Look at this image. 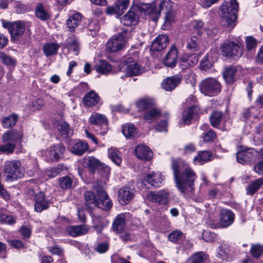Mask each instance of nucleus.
Listing matches in <instances>:
<instances>
[{
	"label": "nucleus",
	"mask_w": 263,
	"mask_h": 263,
	"mask_svg": "<svg viewBox=\"0 0 263 263\" xmlns=\"http://www.w3.org/2000/svg\"><path fill=\"white\" fill-rule=\"evenodd\" d=\"M172 168L175 182L180 191L182 193L193 191L197 177L186 162L181 159H172Z\"/></svg>",
	"instance_id": "nucleus-1"
},
{
	"label": "nucleus",
	"mask_w": 263,
	"mask_h": 263,
	"mask_svg": "<svg viewBox=\"0 0 263 263\" xmlns=\"http://www.w3.org/2000/svg\"><path fill=\"white\" fill-rule=\"evenodd\" d=\"M238 4L236 0H227L220 7V16L223 26L232 29L237 19Z\"/></svg>",
	"instance_id": "nucleus-2"
},
{
	"label": "nucleus",
	"mask_w": 263,
	"mask_h": 263,
	"mask_svg": "<svg viewBox=\"0 0 263 263\" xmlns=\"http://www.w3.org/2000/svg\"><path fill=\"white\" fill-rule=\"evenodd\" d=\"M3 172L6 180L14 181L23 177L24 168L21 162L16 159L7 160L4 162Z\"/></svg>",
	"instance_id": "nucleus-3"
},
{
	"label": "nucleus",
	"mask_w": 263,
	"mask_h": 263,
	"mask_svg": "<svg viewBox=\"0 0 263 263\" xmlns=\"http://www.w3.org/2000/svg\"><path fill=\"white\" fill-rule=\"evenodd\" d=\"M132 29L128 28L121 29V31L115 34L106 44V49L110 52H116L121 49L125 44L126 38L132 36Z\"/></svg>",
	"instance_id": "nucleus-4"
},
{
	"label": "nucleus",
	"mask_w": 263,
	"mask_h": 263,
	"mask_svg": "<svg viewBox=\"0 0 263 263\" xmlns=\"http://www.w3.org/2000/svg\"><path fill=\"white\" fill-rule=\"evenodd\" d=\"M200 89L202 93L207 96H215L220 92L221 84L216 79L209 78L203 80L200 84Z\"/></svg>",
	"instance_id": "nucleus-5"
},
{
	"label": "nucleus",
	"mask_w": 263,
	"mask_h": 263,
	"mask_svg": "<svg viewBox=\"0 0 263 263\" xmlns=\"http://www.w3.org/2000/svg\"><path fill=\"white\" fill-rule=\"evenodd\" d=\"M90 124L93 125L96 132L104 135L108 131V122L105 116L99 113H93L89 119Z\"/></svg>",
	"instance_id": "nucleus-6"
},
{
	"label": "nucleus",
	"mask_w": 263,
	"mask_h": 263,
	"mask_svg": "<svg viewBox=\"0 0 263 263\" xmlns=\"http://www.w3.org/2000/svg\"><path fill=\"white\" fill-rule=\"evenodd\" d=\"M222 56L229 58L240 57L242 51L239 45L233 41L226 40L221 45Z\"/></svg>",
	"instance_id": "nucleus-7"
},
{
	"label": "nucleus",
	"mask_w": 263,
	"mask_h": 263,
	"mask_svg": "<svg viewBox=\"0 0 263 263\" xmlns=\"http://www.w3.org/2000/svg\"><path fill=\"white\" fill-rule=\"evenodd\" d=\"M3 26L4 28L8 29L13 40H18L21 38L25 30V23L22 21L13 22L4 21Z\"/></svg>",
	"instance_id": "nucleus-8"
},
{
	"label": "nucleus",
	"mask_w": 263,
	"mask_h": 263,
	"mask_svg": "<svg viewBox=\"0 0 263 263\" xmlns=\"http://www.w3.org/2000/svg\"><path fill=\"white\" fill-rule=\"evenodd\" d=\"M258 152L253 148H242L237 153V161L242 164H249L255 161Z\"/></svg>",
	"instance_id": "nucleus-9"
},
{
	"label": "nucleus",
	"mask_w": 263,
	"mask_h": 263,
	"mask_svg": "<svg viewBox=\"0 0 263 263\" xmlns=\"http://www.w3.org/2000/svg\"><path fill=\"white\" fill-rule=\"evenodd\" d=\"M29 194L33 196L34 210L36 212L40 213L49 208L50 202L46 198L45 195L43 192L39 191L35 193L33 190H29Z\"/></svg>",
	"instance_id": "nucleus-10"
},
{
	"label": "nucleus",
	"mask_w": 263,
	"mask_h": 263,
	"mask_svg": "<svg viewBox=\"0 0 263 263\" xmlns=\"http://www.w3.org/2000/svg\"><path fill=\"white\" fill-rule=\"evenodd\" d=\"M93 188L99 197V204L98 206L104 210L110 209L112 205L111 201L103 190L102 186L98 182H95L93 183Z\"/></svg>",
	"instance_id": "nucleus-11"
},
{
	"label": "nucleus",
	"mask_w": 263,
	"mask_h": 263,
	"mask_svg": "<svg viewBox=\"0 0 263 263\" xmlns=\"http://www.w3.org/2000/svg\"><path fill=\"white\" fill-rule=\"evenodd\" d=\"M148 199L160 204H165L168 201L170 193L167 190H160L157 192H150L147 195Z\"/></svg>",
	"instance_id": "nucleus-12"
},
{
	"label": "nucleus",
	"mask_w": 263,
	"mask_h": 263,
	"mask_svg": "<svg viewBox=\"0 0 263 263\" xmlns=\"http://www.w3.org/2000/svg\"><path fill=\"white\" fill-rule=\"evenodd\" d=\"M135 196V190L133 188L125 186L121 188L118 192L119 201L122 204H127Z\"/></svg>",
	"instance_id": "nucleus-13"
},
{
	"label": "nucleus",
	"mask_w": 263,
	"mask_h": 263,
	"mask_svg": "<svg viewBox=\"0 0 263 263\" xmlns=\"http://www.w3.org/2000/svg\"><path fill=\"white\" fill-rule=\"evenodd\" d=\"M129 5V0H118L115 6H108L106 12L109 15L117 14L120 16L127 9Z\"/></svg>",
	"instance_id": "nucleus-14"
},
{
	"label": "nucleus",
	"mask_w": 263,
	"mask_h": 263,
	"mask_svg": "<svg viewBox=\"0 0 263 263\" xmlns=\"http://www.w3.org/2000/svg\"><path fill=\"white\" fill-rule=\"evenodd\" d=\"M182 80V76L177 74L164 79L162 83V87L166 91H171L177 87Z\"/></svg>",
	"instance_id": "nucleus-15"
},
{
	"label": "nucleus",
	"mask_w": 263,
	"mask_h": 263,
	"mask_svg": "<svg viewBox=\"0 0 263 263\" xmlns=\"http://www.w3.org/2000/svg\"><path fill=\"white\" fill-rule=\"evenodd\" d=\"M93 189V191H86L84 194L85 205L89 210L93 209L99 204L98 194Z\"/></svg>",
	"instance_id": "nucleus-16"
},
{
	"label": "nucleus",
	"mask_w": 263,
	"mask_h": 263,
	"mask_svg": "<svg viewBox=\"0 0 263 263\" xmlns=\"http://www.w3.org/2000/svg\"><path fill=\"white\" fill-rule=\"evenodd\" d=\"M217 256L222 260L229 261L234 257V251L229 244L223 243L218 247Z\"/></svg>",
	"instance_id": "nucleus-17"
},
{
	"label": "nucleus",
	"mask_w": 263,
	"mask_h": 263,
	"mask_svg": "<svg viewBox=\"0 0 263 263\" xmlns=\"http://www.w3.org/2000/svg\"><path fill=\"white\" fill-rule=\"evenodd\" d=\"M124 64L127 65L126 73L129 76H138L144 72L143 68L137 62L133 61L132 58L127 59Z\"/></svg>",
	"instance_id": "nucleus-18"
},
{
	"label": "nucleus",
	"mask_w": 263,
	"mask_h": 263,
	"mask_svg": "<svg viewBox=\"0 0 263 263\" xmlns=\"http://www.w3.org/2000/svg\"><path fill=\"white\" fill-rule=\"evenodd\" d=\"M139 9L141 12H144L145 15H149L150 18L154 22H156L160 17V12L156 10L153 4H141Z\"/></svg>",
	"instance_id": "nucleus-19"
},
{
	"label": "nucleus",
	"mask_w": 263,
	"mask_h": 263,
	"mask_svg": "<svg viewBox=\"0 0 263 263\" xmlns=\"http://www.w3.org/2000/svg\"><path fill=\"white\" fill-rule=\"evenodd\" d=\"M139 9L141 12H144L145 15H149L150 18L154 22H156L160 17V12L156 10L153 4H141Z\"/></svg>",
	"instance_id": "nucleus-20"
},
{
	"label": "nucleus",
	"mask_w": 263,
	"mask_h": 263,
	"mask_svg": "<svg viewBox=\"0 0 263 263\" xmlns=\"http://www.w3.org/2000/svg\"><path fill=\"white\" fill-rule=\"evenodd\" d=\"M135 153L139 159L145 161H149L153 156V153L151 149L144 144L138 145L135 149Z\"/></svg>",
	"instance_id": "nucleus-21"
},
{
	"label": "nucleus",
	"mask_w": 263,
	"mask_h": 263,
	"mask_svg": "<svg viewBox=\"0 0 263 263\" xmlns=\"http://www.w3.org/2000/svg\"><path fill=\"white\" fill-rule=\"evenodd\" d=\"M162 181L163 179L160 173H152L147 174L145 177L143 181L145 185H146V183H147L152 186L158 187L161 185Z\"/></svg>",
	"instance_id": "nucleus-22"
},
{
	"label": "nucleus",
	"mask_w": 263,
	"mask_h": 263,
	"mask_svg": "<svg viewBox=\"0 0 263 263\" xmlns=\"http://www.w3.org/2000/svg\"><path fill=\"white\" fill-rule=\"evenodd\" d=\"M220 223L222 227H227L234 222L235 215L230 210L223 209L220 214Z\"/></svg>",
	"instance_id": "nucleus-23"
},
{
	"label": "nucleus",
	"mask_w": 263,
	"mask_h": 263,
	"mask_svg": "<svg viewBox=\"0 0 263 263\" xmlns=\"http://www.w3.org/2000/svg\"><path fill=\"white\" fill-rule=\"evenodd\" d=\"M160 10H162L166 8V11L164 17L165 23L166 24H171L174 21L175 14L174 12L171 9V5L170 0H164L159 5Z\"/></svg>",
	"instance_id": "nucleus-24"
},
{
	"label": "nucleus",
	"mask_w": 263,
	"mask_h": 263,
	"mask_svg": "<svg viewBox=\"0 0 263 263\" xmlns=\"http://www.w3.org/2000/svg\"><path fill=\"white\" fill-rule=\"evenodd\" d=\"M168 44V37L166 34L158 35L153 41L152 49L159 51L165 48Z\"/></svg>",
	"instance_id": "nucleus-25"
},
{
	"label": "nucleus",
	"mask_w": 263,
	"mask_h": 263,
	"mask_svg": "<svg viewBox=\"0 0 263 263\" xmlns=\"http://www.w3.org/2000/svg\"><path fill=\"white\" fill-rule=\"evenodd\" d=\"M65 47L73 51L76 55H78L80 46L78 38L74 34H70L66 40Z\"/></svg>",
	"instance_id": "nucleus-26"
},
{
	"label": "nucleus",
	"mask_w": 263,
	"mask_h": 263,
	"mask_svg": "<svg viewBox=\"0 0 263 263\" xmlns=\"http://www.w3.org/2000/svg\"><path fill=\"white\" fill-rule=\"evenodd\" d=\"M66 231L70 236L77 237L87 233L88 227L85 224L71 226L67 227Z\"/></svg>",
	"instance_id": "nucleus-27"
},
{
	"label": "nucleus",
	"mask_w": 263,
	"mask_h": 263,
	"mask_svg": "<svg viewBox=\"0 0 263 263\" xmlns=\"http://www.w3.org/2000/svg\"><path fill=\"white\" fill-rule=\"evenodd\" d=\"M65 150V147L62 144H56L49 148L47 155L51 160H57L63 155Z\"/></svg>",
	"instance_id": "nucleus-28"
},
{
	"label": "nucleus",
	"mask_w": 263,
	"mask_h": 263,
	"mask_svg": "<svg viewBox=\"0 0 263 263\" xmlns=\"http://www.w3.org/2000/svg\"><path fill=\"white\" fill-rule=\"evenodd\" d=\"M178 52L177 49L173 47L164 59V64L169 67H174L177 63Z\"/></svg>",
	"instance_id": "nucleus-29"
},
{
	"label": "nucleus",
	"mask_w": 263,
	"mask_h": 263,
	"mask_svg": "<svg viewBox=\"0 0 263 263\" xmlns=\"http://www.w3.org/2000/svg\"><path fill=\"white\" fill-rule=\"evenodd\" d=\"M81 19L82 15L79 12L74 13L69 16L67 20L66 25L70 32H74L75 28L80 24Z\"/></svg>",
	"instance_id": "nucleus-30"
},
{
	"label": "nucleus",
	"mask_w": 263,
	"mask_h": 263,
	"mask_svg": "<svg viewBox=\"0 0 263 263\" xmlns=\"http://www.w3.org/2000/svg\"><path fill=\"white\" fill-rule=\"evenodd\" d=\"M236 67L233 66L226 67L222 72L224 80L228 84H232L236 80Z\"/></svg>",
	"instance_id": "nucleus-31"
},
{
	"label": "nucleus",
	"mask_w": 263,
	"mask_h": 263,
	"mask_svg": "<svg viewBox=\"0 0 263 263\" xmlns=\"http://www.w3.org/2000/svg\"><path fill=\"white\" fill-rule=\"evenodd\" d=\"M125 227V216L124 214L118 215L115 218L112 226V230L117 233H121Z\"/></svg>",
	"instance_id": "nucleus-32"
},
{
	"label": "nucleus",
	"mask_w": 263,
	"mask_h": 263,
	"mask_svg": "<svg viewBox=\"0 0 263 263\" xmlns=\"http://www.w3.org/2000/svg\"><path fill=\"white\" fill-rule=\"evenodd\" d=\"M99 100V96L93 90L87 92L83 99V104L88 107L97 105Z\"/></svg>",
	"instance_id": "nucleus-33"
},
{
	"label": "nucleus",
	"mask_w": 263,
	"mask_h": 263,
	"mask_svg": "<svg viewBox=\"0 0 263 263\" xmlns=\"http://www.w3.org/2000/svg\"><path fill=\"white\" fill-rule=\"evenodd\" d=\"M22 138V135L17 130H9L3 135V141L4 142L16 143Z\"/></svg>",
	"instance_id": "nucleus-34"
},
{
	"label": "nucleus",
	"mask_w": 263,
	"mask_h": 263,
	"mask_svg": "<svg viewBox=\"0 0 263 263\" xmlns=\"http://www.w3.org/2000/svg\"><path fill=\"white\" fill-rule=\"evenodd\" d=\"M36 16L42 21H46L50 18L49 11L43 4L39 3L36 4L35 9Z\"/></svg>",
	"instance_id": "nucleus-35"
},
{
	"label": "nucleus",
	"mask_w": 263,
	"mask_h": 263,
	"mask_svg": "<svg viewBox=\"0 0 263 263\" xmlns=\"http://www.w3.org/2000/svg\"><path fill=\"white\" fill-rule=\"evenodd\" d=\"M89 149V145L87 142L79 141L75 143L71 147V152L79 156L83 155Z\"/></svg>",
	"instance_id": "nucleus-36"
},
{
	"label": "nucleus",
	"mask_w": 263,
	"mask_h": 263,
	"mask_svg": "<svg viewBox=\"0 0 263 263\" xmlns=\"http://www.w3.org/2000/svg\"><path fill=\"white\" fill-rule=\"evenodd\" d=\"M212 153L210 151H204L199 152L194 159L195 164H202L212 160Z\"/></svg>",
	"instance_id": "nucleus-37"
},
{
	"label": "nucleus",
	"mask_w": 263,
	"mask_h": 263,
	"mask_svg": "<svg viewBox=\"0 0 263 263\" xmlns=\"http://www.w3.org/2000/svg\"><path fill=\"white\" fill-rule=\"evenodd\" d=\"M138 20V16L133 11H129L125 15L121 18V23L126 26L135 25Z\"/></svg>",
	"instance_id": "nucleus-38"
},
{
	"label": "nucleus",
	"mask_w": 263,
	"mask_h": 263,
	"mask_svg": "<svg viewBox=\"0 0 263 263\" xmlns=\"http://www.w3.org/2000/svg\"><path fill=\"white\" fill-rule=\"evenodd\" d=\"M223 117V113L221 111L214 110L210 116L211 125L216 128H220V124Z\"/></svg>",
	"instance_id": "nucleus-39"
},
{
	"label": "nucleus",
	"mask_w": 263,
	"mask_h": 263,
	"mask_svg": "<svg viewBox=\"0 0 263 263\" xmlns=\"http://www.w3.org/2000/svg\"><path fill=\"white\" fill-rule=\"evenodd\" d=\"M122 133L126 138L133 139L138 136L137 129L130 123H127L122 126Z\"/></svg>",
	"instance_id": "nucleus-40"
},
{
	"label": "nucleus",
	"mask_w": 263,
	"mask_h": 263,
	"mask_svg": "<svg viewBox=\"0 0 263 263\" xmlns=\"http://www.w3.org/2000/svg\"><path fill=\"white\" fill-rule=\"evenodd\" d=\"M161 116L160 110L153 106V108L146 111L143 116V119L148 123H151Z\"/></svg>",
	"instance_id": "nucleus-41"
},
{
	"label": "nucleus",
	"mask_w": 263,
	"mask_h": 263,
	"mask_svg": "<svg viewBox=\"0 0 263 263\" xmlns=\"http://www.w3.org/2000/svg\"><path fill=\"white\" fill-rule=\"evenodd\" d=\"M60 45L55 43L45 44L43 46V51L46 57H50L56 54Z\"/></svg>",
	"instance_id": "nucleus-42"
},
{
	"label": "nucleus",
	"mask_w": 263,
	"mask_h": 263,
	"mask_svg": "<svg viewBox=\"0 0 263 263\" xmlns=\"http://www.w3.org/2000/svg\"><path fill=\"white\" fill-rule=\"evenodd\" d=\"M195 114V107L194 106H191L185 109L182 112V121L184 124H190Z\"/></svg>",
	"instance_id": "nucleus-43"
},
{
	"label": "nucleus",
	"mask_w": 263,
	"mask_h": 263,
	"mask_svg": "<svg viewBox=\"0 0 263 263\" xmlns=\"http://www.w3.org/2000/svg\"><path fill=\"white\" fill-rule=\"evenodd\" d=\"M263 184V177L258 178L252 182L247 187V194L253 195Z\"/></svg>",
	"instance_id": "nucleus-44"
},
{
	"label": "nucleus",
	"mask_w": 263,
	"mask_h": 263,
	"mask_svg": "<svg viewBox=\"0 0 263 263\" xmlns=\"http://www.w3.org/2000/svg\"><path fill=\"white\" fill-rule=\"evenodd\" d=\"M108 157L116 165H120L122 162L120 152L115 148H110L108 150Z\"/></svg>",
	"instance_id": "nucleus-45"
},
{
	"label": "nucleus",
	"mask_w": 263,
	"mask_h": 263,
	"mask_svg": "<svg viewBox=\"0 0 263 263\" xmlns=\"http://www.w3.org/2000/svg\"><path fill=\"white\" fill-rule=\"evenodd\" d=\"M18 120V116L15 114H12L4 118L2 123L4 127L9 128L14 126Z\"/></svg>",
	"instance_id": "nucleus-46"
},
{
	"label": "nucleus",
	"mask_w": 263,
	"mask_h": 263,
	"mask_svg": "<svg viewBox=\"0 0 263 263\" xmlns=\"http://www.w3.org/2000/svg\"><path fill=\"white\" fill-rule=\"evenodd\" d=\"M206 258V255L203 252L194 254L186 261V263H203Z\"/></svg>",
	"instance_id": "nucleus-47"
},
{
	"label": "nucleus",
	"mask_w": 263,
	"mask_h": 263,
	"mask_svg": "<svg viewBox=\"0 0 263 263\" xmlns=\"http://www.w3.org/2000/svg\"><path fill=\"white\" fill-rule=\"evenodd\" d=\"M0 60L2 63L8 66L14 67L16 64V61L14 58L4 52H0Z\"/></svg>",
	"instance_id": "nucleus-48"
},
{
	"label": "nucleus",
	"mask_w": 263,
	"mask_h": 263,
	"mask_svg": "<svg viewBox=\"0 0 263 263\" xmlns=\"http://www.w3.org/2000/svg\"><path fill=\"white\" fill-rule=\"evenodd\" d=\"M102 163L95 158L89 157L86 162V164L91 173H94L96 169L98 170Z\"/></svg>",
	"instance_id": "nucleus-49"
},
{
	"label": "nucleus",
	"mask_w": 263,
	"mask_h": 263,
	"mask_svg": "<svg viewBox=\"0 0 263 263\" xmlns=\"http://www.w3.org/2000/svg\"><path fill=\"white\" fill-rule=\"evenodd\" d=\"M112 69L111 66L106 61H102L100 63L96 66V69L97 72L107 74L109 73Z\"/></svg>",
	"instance_id": "nucleus-50"
},
{
	"label": "nucleus",
	"mask_w": 263,
	"mask_h": 263,
	"mask_svg": "<svg viewBox=\"0 0 263 263\" xmlns=\"http://www.w3.org/2000/svg\"><path fill=\"white\" fill-rule=\"evenodd\" d=\"M154 105V104L153 102L151 100L147 99L139 100L136 102V106L140 110L144 109L148 110L150 108H153Z\"/></svg>",
	"instance_id": "nucleus-51"
},
{
	"label": "nucleus",
	"mask_w": 263,
	"mask_h": 263,
	"mask_svg": "<svg viewBox=\"0 0 263 263\" xmlns=\"http://www.w3.org/2000/svg\"><path fill=\"white\" fill-rule=\"evenodd\" d=\"M73 183L72 179L69 176H64L59 178V183L60 187L66 190L70 189Z\"/></svg>",
	"instance_id": "nucleus-52"
},
{
	"label": "nucleus",
	"mask_w": 263,
	"mask_h": 263,
	"mask_svg": "<svg viewBox=\"0 0 263 263\" xmlns=\"http://www.w3.org/2000/svg\"><path fill=\"white\" fill-rule=\"evenodd\" d=\"M64 169L65 166L63 165L59 164L57 166L47 170L46 174L50 178H53L59 175Z\"/></svg>",
	"instance_id": "nucleus-53"
},
{
	"label": "nucleus",
	"mask_w": 263,
	"mask_h": 263,
	"mask_svg": "<svg viewBox=\"0 0 263 263\" xmlns=\"http://www.w3.org/2000/svg\"><path fill=\"white\" fill-rule=\"evenodd\" d=\"M250 252L253 257L258 258L263 254V246L258 244L252 245Z\"/></svg>",
	"instance_id": "nucleus-54"
},
{
	"label": "nucleus",
	"mask_w": 263,
	"mask_h": 263,
	"mask_svg": "<svg viewBox=\"0 0 263 263\" xmlns=\"http://www.w3.org/2000/svg\"><path fill=\"white\" fill-rule=\"evenodd\" d=\"M4 143L5 144L0 145V152L7 154H12L15 147V144L9 142Z\"/></svg>",
	"instance_id": "nucleus-55"
},
{
	"label": "nucleus",
	"mask_w": 263,
	"mask_h": 263,
	"mask_svg": "<svg viewBox=\"0 0 263 263\" xmlns=\"http://www.w3.org/2000/svg\"><path fill=\"white\" fill-rule=\"evenodd\" d=\"M183 236L180 230H175L170 233L168 236V240L173 243H176Z\"/></svg>",
	"instance_id": "nucleus-56"
},
{
	"label": "nucleus",
	"mask_w": 263,
	"mask_h": 263,
	"mask_svg": "<svg viewBox=\"0 0 263 263\" xmlns=\"http://www.w3.org/2000/svg\"><path fill=\"white\" fill-rule=\"evenodd\" d=\"M58 128L62 135H64L65 137L69 136L70 130L67 123L61 122L60 124H58Z\"/></svg>",
	"instance_id": "nucleus-57"
},
{
	"label": "nucleus",
	"mask_w": 263,
	"mask_h": 263,
	"mask_svg": "<svg viewBox=\"0 0 263 263\" xmlns=\"http://www.w3.org/2000/svg\"><path fill=\"white\" fill-rule=\"evenodd\" d=\"M89 31L92 36H95L99 31L100 27L97 21L90 22L88 26Z\"/></svg>",
	"instance_id": "nucleus-58"
},
{
	"label": "nucleus",
	"mask_w": 263,
	"mask_h": 263,
	"mask_svg": "<svg viewBox=\"0 0 263 263\" xmlns=\"http://www.w3.org/2000/svg\"><path fill=\"white\" fill-rule=\"evenodd\" d=\"M179 64L182 69H186L190 66L189 55L186 54L182 55L180 58Z\"/></svg>",
	"instance_id": "nucleus-59"
},
{
	"label": "nucleus",
	"mask_w": 263,
	"mask_h": 263,
	"mask_svg": "<svg viewBox=\"0 0 263 263\" xmlns=\"http://www.w3.org/2000/svg\"><path fill=\"white\" fill-rule=\"evenodd\" d=\"M165 119L161 120L160 122L156 126L155 129L158 132L167 131V119L168 117L167 113L164 114Z\"/></svg>",
	"instance_id": "nucleus-60"
},
{
	"label": "nucleus",
	"mask_w": 263,
	"mask_h": 263,
	"mask_svg": "<svg viewBox=\"0 0 263 263\" xmlns=\"http://www.w3.org/2000/svg\"><path fill=\"white\" fill-rule=\"evenodd\" d=\"M0 222L2 223L12 224L15 222V220L11 216L0 213Z\"/></svg>",
	"instance_id": "nucleus-61"
},
{
	"label": "nucleus",
	"mask_w": 263,
	"mask_h": 263,
	"mask_svg": "<svg viewBox=\"0 0 263 263\" xmlns=\"http://www.w3.org/2000/svg\"><path fill=\"white\" fill-rule=\"evenodd\" d=\"M212 66L213 63L209 61L208 55L204 56L200 63L201 69L206 71L210 69Z\"/></svg>",
	"instance_id": "nucleus-62"
},
{
	"label": "nucleus",
	"mask_w": 263,
	"mask_h": 263,
	"mask_svg": "<svg viewBox=\"0 0 263 263\" xmlns=\"http://www.w3.org/2000/svg\"><path fill=\"white\" fill-rule=\"evenodd\" d=\"M246 48L250 51L254 49L257 45V41L252 36H248L246 40Z\"/></svg>",
	"instance_id": "nucleus-63"
},
{
	"label": "nucleus",
	"mask_w": 263,
	"mask_h": 263,
	"mask_svg": "<svg viewBox=\"0 0 263 263\" xmlns=\"http://www.w3.org/2000/svg\"><path fill=\"white\" fill-rule=\"evenodd\" d=\"M44 101L43 99L39 98L30 104V107L32 110H40L44 106Z\"/></svg>",
	"instance_id": "nucleus-64"
}]
</instances>
